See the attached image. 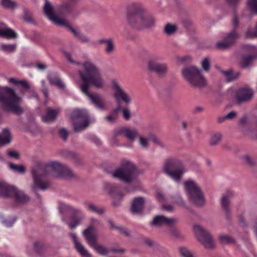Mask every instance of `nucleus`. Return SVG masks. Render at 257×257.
<instances>
[{
  "instance_id": "obj_58",
  "label": "nucleus",
  "mask_w": 257,
  "mask_h": 257,
  "mask_svg": "<svg viewBox=\"0 0 257 257\" xmlns=\"http://www.w3.org/2000/svg\"><path fill=\"white\" fill-rule=\"evenodd\" d=\"M192 59L191 56L189 55H187L185 56H184L183 57L179 58L178 59L179 61L181 62H189Z\"/></svg>"
},
{
  "instance_id": "obj_42",
  "label": "nucleus",
  "mask_w": 257,
  "mask_h": 257,
  "mask_svg": "<svg viewBox=\"0 0 257 257\" xmlns=\"http://www.w3.org/2000/svg\"><path fill=\"white\" fill-rule=\"evenodd\" d=\"M101 167L104 171L112 176V168L111 164H109L107 162L103 163Z\"/></svg>"
},
{
  "instance_id": "obj_44",
  "label": "nucleus",
  "mask_w": 257,
  "mask_h": 257,
  "mask_svg": "<svg viewBox=\"0 0 257 257\" xmlns=\"http://www.w3.org/2000/svg\"><path fill=\"white\" fill-rule=\"evenodd\" d=\"M248 6L252 12L257 13V0H248Z\"/></svg>"
},
{
  "instance_id": "obj_23",
  "label": "nucleus",
  "mask_w": 257,
  "mask_h": 257,
  "mask_svg": "<svg viewBox=\"0 0 257 257\" xmlns=\"http://www.w3.org/2000/svg\"><path fill=\"white\" fill-rule=\"evenodd\" d=\"M117 134H123L124 136L131 142H134L137 138H138L140 134L136 128H130L129 127H122L120 128Z\"/></svg>"
},
{
  "instance_id": "obj_32",
  "label": "nucleus",
  "mask_w": 257,
  "mask_h": 257,
  "mask_svg": "<svg viewBox=\"0 0 257 257\" xmlns=\"http://www.w3.org/2000/svg\"><path fill=\"white\" fill-rule=\"evenodd\" d=\"M219 239L222 244H234L235 239L231 236L227 234H221L219 236Z\"/></svg>"
},
{
  "instance_id": "obj_64",
  "label": "nucleus",
  "mask_w": 257,
  "mask_h": 257,
  "mask_svg": "<svg viewBox=\"0 0 257 257\" xmlns=\"http://www.w3.org/2000/svg\"><path fill=\"white\" fill-rule=\"evenodd\" d=\"M241 0H228L229 4L232 6H237Z\"/></svg>"
},
{
  "instance_id": "obj_2",
  "label": "nucleus",
  "mask_w": 257,
  "mask_h": 257,
  "mask_svg": "<svg viewBox=\"0 0 257 257\" xmlns=\"http://www.w3.org/2000/svg\"><path fill=\"white\" fill-rule=\"evenodd\" d=\"M82 69L79 74L82 84L80 86L81 91L86 95L95 106L100 109H105L103 101L96 93H90L89 89L91 86L100 88L103 86L104 82L97 68L90 62L82 64Z\"/></svg>"
},
{
  "instance_id": "obj_38",
  "label": "nucleus",
  "mask_w": 257,
  "mask_h": 257,
  "mask_svg": "<svg viewBox=\"0 0 257 257\" xmlns=\"http://www.w3.org/2000/svg\"><path fill=\"white\" fill-rule=\"evenodd\" d=\"M179 251L182 257H194L193 252L186 247H181Z\"/></svg>"
},
{
  "instance_id": "obj_25",
  "label": "nucleus",
  "mask_w": 257,
  "mask_h": 257,
  "mask_svg": "<svg viewBox=\"0 0 257 257\" xmlns=\"http://www.w3.org/2000/svg\"><path fill=\"white\" fill-rule=\"evenodd\" d=\"M257 58V53L243 55L241 56L240 65L242 68H246L250 67L253 60Z\"/></svg>"
},
{
  "instance_id": "obj_8",
  "label": "nucleus",
  "mask_w": 257,
  "mask_h": 257,
  "mask_svg": "<svg viewBox=\"0 0 257 257\" xmlns=\"http://www.w3.org/2000/svg\"><path fill=\"white\" fill-rule=\"evenodd\" d=\"M185 192L188 200L197 205H202L205 200L202 191L198 184L194 180L189 179L184 182Z\"/></svg>"
},
{
  "instance_id": "obj_4",
  "label": "nucleus",
  "mask_w": 257,
  "mask_h": 257,
  "mask_svg": "<svg viewBox=\"0 0 257 257\" xmlns=\"http://www.w3.org/2000/svg\"><path fill=\"white\" fill-rule=\"evenodd\" d=\"M71 8V6L69 4L65 3L54 9L49 0H45L43 10L47 17L52 23L56 25L68 28L76 38L82 42H87L89 41L88 38L83 35L79 29L73 28L63 18L70 13Z\"/></svg>"
},
{
  "instance_id": "obj_45",
  "label": "nucleus",
  "mask_w": 257,
  "mask_h": 257,
  "mask_svg": "<svg viewBox=\"0 0 257 257\" xmlns=\"http://www.w3.org/2000/svg\"><path fill=\"white\" fill-rule=\"evenodd\" d=\"M246 36L249 38L257 37V23L256 24L254 30H247L245 32Z\"/></svg>"
},
{
  "instance_id": "obj_12",
  "label": "nucleus",
  "mask_w": 257,
  "mask_h": 257,
  "mask_svg": "<svg viewBox=\"0 0 257 257\" xmlns=\"http://www.w3.org/2000/svg\"><path fill=\"white\" fill-rule=\"evenodd\" d=\"M75 132H81L85 130L90 123L88 111L84 109H75L71 115Z\"/></svg>"
},
{
  "instance_id": "obj_56",
  "label": "nucleus",
  "mask_w": 257,
  "mask_h": 257,
  "mask_svg": "<svg viewBox=\"0 0 257 257\" xmlns=\"http://www.w3.org/2000/svg\"><path fill=\"white\" fill-rule=\"evenodd\" d=\"M237 115V113L235 111H232L228 113L226 115V118L228 120H231L234 118Z\"/></svg>"
},
{
  "instance_id": "obj_33",
  "label": "nucleus",
  "mask_w": 257,
  "mask_h": 257,
  "mask_svg": "<svg viewBox=\"0 0 257 257\" xmlns=\"http://www.w3.org/2000/svg\"><path fill=\"white\" fill-rule=\"evenodd\" d=\"M222 138V135L220 133H216L213 134L209 141V144L211 146L217 145L220 141Z\"/></svg>"
},
{
  "instance_id": "obj_35",
  "label": "nucleus",
  "mask_w": 257,
  "mask_h": 257,
  "mask_svg": "<svg viewBox=\"0 0 257 257\" xmlns=\"http://www.w3.org/2000/svg\"><path fill=\"white\" fill-rule=\"evenodd\" d=\"M2 5L10 9H14L17 7V4L12 0H2Z\"/></svg>"
},
{
  "instance_id": "obj_59",
  "label": "nucleus",
  "mask_w": 257,
  "mask_h": 257,
  "mask_svg": "<svg viewBox=\"0 0 257 257\" xmlns=\"http://www.w3.org/2000/svg\"><path fill=\"white\" fill-rule=\"evenodd\" d=\"M63 53L69 62L71 63H75V62L71 59V55L69 53L64 51Z\"/></svg>"
},
{
  "instance_id": "obj_1",
  "label": "nucleus",
  "mask_w": 257,
  "mask_h": 257,
  "mask_svg": "<svg viewBox=\"0 0 257 257\" xmlns=\"http://www.w3.org/2000/svg\"><path fill=\"white\" fill-rule=\"evenodd\" d=\"M32 175L34 183L32 189L34 192H37V188L44 191L49 187V182L45 180V177L47 175L66 179L75 176L74 173L68 167L57 162H51L48 164L38 162L32 169Z\"/></svg>"
},
{
  "instance_id": "obj_30",
  "label": "nucleus",
  "mask_w": 257,
  "mask_h": 257,
  "mask_svg": "<svg viewBox=\"0 0 257 257\" xmlns=\"http://www.w3.org/2000/svg\"><path fill=\"white\" fill-rule=\"evenodd\" d=\"M10 132L9 130L5 128L0 134V146L9 144L10 142Z\"/></svg>"
},
{
  "instance_id": "obj_21",
  "label": "nucleus",
  "mask_w": 257,
  "mask_h": 257,
  "mask_svg": "<svg viewBox=\"0 0 257 257\" xmlns=\"http://www.w3.org/2000/svg\"><path fill=\"white\" fill-rule=\"evenodd\" d=\"M70 236L72 239L75 247L78 252L81 255L82 257H91V254L84 247L83 245L79 241L77 238V235L75 233H71Z\"/></svg>"
},
{
  "instance_id": "obj_14",
  "label": "nucleus",
  "mask_w": 257,
  "mask_h": 257,
  "mask_svg": "<svg viewBox=\"0 0 257 257\" xmlns=\"http://www.w3.org/2000/svg\"><path fill=\"white\" fill-rule=\"evenodd\" d=\"M94 230L93 227H88L83 231V235L89 245L93 247L97 252L102 255H105L111 251V249H108L103 245L96 243L97 237L93 234Z\"/></svg>"
},
{
  "instance_id": "obj_61",
  "label": "nucleus",
  "mask_w": 257,
  "mask_h": 257,
  "mask_svg": "<svg viewBox=\"0 0 257 257\" xmlns=\"http://www.w3.org/2000/svg\"><path fill=\"white\" fill-rule=\"evenodd\" d=\"M37 69L40 70H44L47 68V65L45 64L38 63L36 65Z\"/></svg>"
},
{
  "instance_id": "obj_15",
  "label": "nucleus",
  "mask_w": 257,
  "mask_h": 257,
  "mask_svg": "<svg viewBox=\"0 0 257 257\" xmlns=\"http://www.w3.org/2000/svg\"><path fill=\"white\" fill-rule=\"evenodd\" d=\"M62 205L64 208L70 211L72 214V221L68 224L69 228L70 229L75 228L80 223L84 217V215L80 209L75 208L71 205L65 204H62Z\"/></svg>"
},
{
  "instance_id": "obj_9",
  "label": "nucleus",
  "mask_w": 257,
  "mask_h": 257,
  "mask_svg": "<svg viewBox=\"0 0 257 257\" xmlns=\"http://www.w3.org/2000/svg\"><path fill=\"white\" fill-rule=\"evenodd\" d=\"M201 70L195 66L185 67L182 70L183 77L193 86L202 88L206 85V81L201 74Z\"/></svg>"
},
{
  "instance_id": "obj_26",
  "label": "nucleus",
  "mask_w": 257,
  "mask_h": 257,
  "mask_svg": "<svg viewBox=\"0 0 257 257\" xmlns=\"http://www.w3.org/2000/svg\"><path fill=\"white\" fill-rule=\"evenodd\" d=\"M47 78L50 84L60 89H64L65 85L57 73H49L47 76Z\"/></svg>"
},
{
  "instance_id": "obj_27",
  "label": "nucleus",
  "mask_w": 257,
  "mask_h": 257,
  "mask_svg": "<svg viewBox=\"0 0 257 257\" xmlns=\"http://www.w3.org/2000/svg\"><path fill=\"white\" fill-rule=\"evenodd\" d=\"M58 114V111L53 109L51 107H48L46 114L42 117V120L45 122L53 121L55 119Z\"/></svg>"
},
{
  "instance_id": "obj_11",
  "label": "nucleus",
  "mask_w": 257,
  "mask_h": 257,
  "mask_svg": "<svg viewBox=\"0 0 257 257\" xmlns=\"http://www.w3.org/2000/svg\"><path fill=\"white\" fill-rule=\"evenodd\" d=\"M0 197H14L18 203H25L29 200V197L23 191L3 181H0Z\"/></svg>"
},
{
  "instance_id": "obj_20",
  "label": "nucleus",
  "mask_w": 257,
  "mask_h": 257,
  "mask_svg": "<svg viewBox=\"0 0 257 257\" xmlns=\"http://www.w3.org/2000/svg\"><path fill=\"white\" fill-rule=\"evenodd\" d=\"M238 37V35L236 31L233 30L225 38L224 40L217 42L216 46L219 48H226L229 47Z\"/></svg>"
},
{
  "instance_id": "obj_18",
  "label": "nucleus",
  "mask_w": 257,
  "mask_h": 257,
  "mask_svg": "<svg viewBox=\"0 0 257 257\" xmlns=\"http://www.w3.org/2000/svg\"><path fill=\"white\" fill-rule=\"evenodd\" d=\"M233 196V193L230 191H227L222 195L221 198V205L225 213L226 217L229 218L230 217V199Z\"/></svg>"
},
{
  "instance_id": "obj_3",
  "label": "nucleus",
  "mask_w": 257,
  "mask_h": 257,
  "mask_svg": "<svg viewBox=\"0 0 257 257\" xmlns=\"http://www.w3.org/2000/svg\"><path fill=\"white\" fill-rule=\"evenodd\" d=\"M125 23L133 29L142 30L155 26L156 20L140 3H132L126 8Z\"/></svg>"
},
{
  "instance_id": "obj_47",
  "label": "nucleus",
  "mask_w": 257,
  "mask_h": 257,
  "mask_svg": "<svg viewBox=\"0 0 257 257\" xmlns=\"http://www.w3.org/2000/svg\"><path fill=\"white\" fill-rule=\"evenodd\" d=\"M59 133L63 141H66L67 140L68 132L66 129L64 128H60Z\"/></svg>"
},
{
  "instance_id": "obj_57",
  "label": "nucleus",
  "mask_w": 257,
  "mask_h": 257,
  "mask_svg": "<svg viewBox=\"0 0 257 257\" xmlns=\"http://www.w3.org/2000/svg\"><path fill=\"white\" fill-rule=\"evenodd\" d=\"M176 203L178 204V205L182 206V207H185L186 206V203L184 202V201L183 200L182 198L180 196H178L177 198L176 199L175 201Z\"/></svg>"
},
{
  "instance_id": "obj_49",
  "label": "nucleus",
  "mask_w": 257,
  "mask_h": 257,
  "mask_svg": "<svg viewBox=\"0 0 257 257\" xmlns=\"http://www.w3.org/2000/svg\"><path fill=\"white\" fill-rule=\"evenodd\" d=\"M7 154L10 158L18 159L19 157V154L17 152L12 150H8Z\"/></svg>"
},
{
  "instance_id": "obj_36",
  "label": "nucleus",
  "mask_w": 257,
  "mask_h": 257,
  "mask_svg": "<svg viewBox=\"0 0 257 257\" xmlns=\"http://www.w3.org/2000/svg\"><path fill=\"white\" fill-rule=\"evenodd\" d=\"M138 138L139 139V143L140 146L143 149H148L149 146V139L141 135H139Z\"/></svg>"
},
{
  "instance_id": "obj_16",
  "label": "nucleus",
  "mask_w": 257,
  "mask_h": 257,
  "mask_svg": "<svg viewBox=\"0 0 257 257\" xmlns=\"http://www.w3.org/2000/svg\"><path fill=\"white\" fill-rule=\"evenodd\" d=\"M228 93L232 94L235 93V98L238 102H242L249 100L252 96L251 89L246 88H242L236 91L234 88H231Z\"/></svg>"
},
{
  "instance_id": "obj_60",
  "label": "nucleus",
  "mask_w": 257,
  "mask_h": 257,
  "mask_svg": "<svg viewBox=\"0 0 257 257\" xmlns=\"http://www.w3.org/2000/svg\"><path fill=\"white\" fill-rule=\"evenodd\" d=\"M242 160L243 161L246 162L248 164H251L252 161L251 159L248 156H244L242 157Z\"/></svg>"
},
{
  "instance_id": "obj_46",
  "label": "nucleus",
  "mask_w": 257,
  "mask_h": 257,
  "mask_svg": "<svg viewBox=\"0 0 257 257\" xmlns=\"http://www.w3.org/2000/svg\"><path fill=\"white\" fill-rule=\"evenodd\" d=\"M202 68L205 71H208L210 68V62L208 58H205L201 62Z\"/></svg>"
},
{
  "instance_id": "obj_7",
  "label": "nucleus",
  "mask_w": 257,
  "mask_h": 257,
  "mask_svg": "<svg viewBox=\"0 0 257 257\" xmlns=\"http://www.w3.org/2000/svg\"><path fill=\"white\" fill-rule=\"evenodd\" d=\"M139 170L136 166L132 162L124 160L120 167L113 172V177L126 183L137 181Z\"/></svg>"
},
{
  "instance_id": "obj_29",
  "label": "nucleus",
  "mask_w": 257,
  "mask_h": 257,
  "mask_svg": "<svg viewBox=\"0 0 257 257\" xmlns=\"http://www.w3.org/2000/svg\"><path fill=\"white\" fill-rule=\"evenodd\" d=\"M222 73L224 75L228 82H230L235 80L240 75L239 72H234L232 69H229L227 71H222Z\"/></svg>"
},
{
  "instance_id": "obj_43",
  "label": "nucleus",
  "mask_w": 257,
  "mask_h": 257,
  "mask_svg": "<svg viewBox=\"0 0 257 257\" xmlns=\"http://www.w3.org/2000/svg\"><path fill=\"white\" fill-rule=\"evenodd\" d=\"M16 217H13L12 219H6L2 221L3 224L7 227H11L17 220Z\"/></svg>"
},
{
  "instance_id": "obj_19",
  "label": "nucleus",
  "mask_w": 257,
  "mask_h": 257,
  "mask_svg": "<svg viewBox=\"0 0 257 257\" xmlns=\"http://www.w3.org/2000/svg\"><path fill=\"white\" fill-rule=\"evenodd\" d=\"M176 222L177 219L175 218H168L164 215H157L153 220L152 224L158 226L167 225L171 227Z\"/></svg>"
},
{
  "instance_id": "obj_63",
  "label": "nucleus",
  "mask_w": 257,
  "mask_h": 257,
  "mask_svg": "<svg viewBox=\"0 0 257 257\" xmlns=\"http://www.w3.org/2000/svg\"><path fill=\"white\" fill-rule=\"evenodd\" d=\"M42 92H43L44 95H45L46 99H47L49 97L48 88L46 87H43L42 88Z\"/></svg>"
},
{
  "instance_id": "obj_34",
  "label": "nucleus",
  "mask_w": 257,
  "mask_h": 257,
  "mask_svg": "<svg viewBox=\"0 0 257 257\" xmlns=\"http://www.w3.org/2000/svg\"><path fill=\"white\" fill-rule=\"evenodd\" d=\"M103 44L105 48H112V41L111 39H100L95 42V46H100L99 44Z\"/></svg>"
},
{
  "instance_id": "obj_54",
  "label": "nucleus",
  "mask_w": 257,
  "mask_h": 257,
  "mask_svg": "<svg viewBox=\"0 0 257 257\" xmlns=\"http://www.w3.org/2000/svg\"><path fill=\"white\" fill-rule=\"evenodd\" d=\"M161 208L163 210H166L169 212H172V211H174V206L172 205H169V204L163 205L161 207Z\"/></svg>"
},
{
  "instance_id": "obj_50",
  "label": "nucleus",
  "mask_w": 257,
  "mask_h": 257,
  "mask_svg": "<svg viewBox=\"0 0 257 257\" xmlns=\"http://www.w3.org/2000/svg\"><path fill=\"white\" fill-rule=\"evenodd\" d=\"M124 252V249L119 247L113 246V257H115L116 254H121Z\"/></svg>"
},
{
  "instance_id": "obj_62",
  "label": "nucleus",
  "mask_w": 257,
  "mask_h": 257,
  "mask_svg": "<svg viewBox=\"0 0 257 257\" xmlns=\"http://www.w3.org/2000/svg\"><path fill=\"white\" fill-rule=\"evenodd\" d=\"M21 80H19L14 78H11L9 79V82L14 84L16 85H18L20 84Z\"/></svg>"
},
{
  "instance_id": "obj_37",
  "label": "nucleus",
  "mask_w": 257,
  "mask_h": 257,
  "mask_svg": "<svg viewBox=\"0 0 257 257\" xmlns=\"http://www.w3.org/2000/svg\"><path fill=\"white\" fill-rule=\"evenodd\" d=\"M9 166L11 170L15 172L20 173H24L25 172L26 169L22 165H15L13 163H10Z\"/></svg>"
},
{
  "instance_id": "obj_10",
  "label": "nucleus",
  "mask_w": 257,
  "mask_h": 257,
  "mask_svg": "<svg viewBox=\"0 0 257 257\" xmlns=\"http://www.w3.org/2000/svg\"><path fill=\"white\" fill-rule=\"evenodd\" d=\"M163 170L166 175L177 182L180 181L183 175L187 171L182 162L176 159H168Z\"/></svg>"
},
{
  "instance_id": "obj_48",
  "label": "nucleus",
  "mask_w": 257,
  "mask_h": 257,
  "mask_svg": "<svg viewBox=\"0 0 257 257\" xmlns=\"http://www.w3.org/2000/svg\"><path fill=\"white\" fill-rule=\"evenodd\" d=\"M156 198L158 201L164 202L166 200L165 195L161 191H158L156 193Z\"/></svg>"
},
{
  "instance_id": "obj_31",
  "label": "nucleus",
  "mask_w": 257,
  "mask_h": 257,
  "mask_svg": "<svg viewBox=\"0 0 257 257\" xmlns=\"http://www.w3.org/2000/svg\"><path fill=\"white\" fill-rule=\"evenodd\" d=\"M178 28L177 25L167 23L164 27V33L168 36L174 35L178 31Z\"/></svg>"
},
{
  "instance_id": "obj_22",
  "label": "nucleus",
  "mask_w": 257,
  "mask_h": 257,
  "mask_svg": "<svg viewBox=\"0 0 257 257\" xmlns=\"http://www.w3.org/2000/svg\"><path fill=\"white\" fill-rule=\"evenodd\" d=\"M0 37L8 39H14L17 38V33L12 29L7 26L4 23L0 24Z\"/></svg>"
},
{
  "instance_id": "obj_51",
  "label": "nucleus",
  "mask_w": 257,
  "mask_h": 257,
  "mask_svg": "<svg viewBox=\"0 0 257 257\" xmlns=\"http://www.w3.org/2000/svg\"><path fill=\"white\" fill-rule=\"evenodd\" d=\"M104 190L107 191V193L111 195L112 192V185L110 183L105 182L104 184Z\"/></svg>"
},
{
  "instance_id": "obj_40",
  "label": "nucleus",
  "mask_w": 257,
  "mask_h": 257,
  "mask_svg": "<svg viewBox=\"0 0 257 257\" xmlns=\"http://www.w3.org/2000/svg\"><path fill=\"white\" fill-rule=\"evenodd\" d=\"M86 138L91 141V142L94 143L96 145H100L101 144V141L95 135L92 134H88L86 136Z\"/></svg>"
},
{
  "instance_id": "obj_24",
  "label": "nucleus",
  "mask_w": 257,
  "mask_h": 257,
  "mask_svg": "<svg viewBox=\"0 0 257 257\" xmlns=\"http://www.w3.org/2000/svg\"><path fill=\"white\" fill-rule=\"evenodd\" d=\"M145 202L143 197H138L134 198L132 203L131 211L134 214L139 213L142 211Z\"/></svg>"
},
{
  "instance_id": "obj_53",
  "label": "nucleus",
  "mask_w": 257,
  "mask_h": 257,
  "mask_svg": "<svg viewBox=\"0 0 257 257\" xmlns=\"http://www.w3.org/2000/svg\"><path fill=\"white\" fill-rule=\"evenodd\" d=\"M18 85H20L24 90H27L30 88V85L26 80H21Z\"/></svg>"
},
{
  "instance_id": "obj_6",
  "label": "nucleus",
  "mask_w": 257,
  "mask_h": 257,
  "mask_svg": "<svg viewBox=\"0 0 257 257\" xmlns=\"http://www.w3.org/2000/svg\"><path fill=\"white\" fill-rule=\"evenodd\" d=\"M21 101V98L16 94L13 89L0 87V102L5 111L21 114L23 112L20 106Z\"/></svg>"
},
{
  "instance_id": "obj_41",
  "label": "nucleus",
  "mask_w": 257,
  "mask_h": 257,
  "mask_svg": "<svg viewBox=\"0 0 257 257\" xmlns=\"http://www.w3.org/2000/svg\"><path fill=\"white\" fill-rule=\"evenodd\" d=\"M23 19L24 20L29 23H32L33 22V20L31 17V13L27 10L26 9H24L23 10Z\"/></svg>"
},
{
  "instance_id": "obj_39",
  "label": "nucleus",
  "mask_w": 257,
  "mask_h": 257,
  "mask_svg": "<svg viewBox=\"0 0 257 257\" xmlns=\"http://www.w3.org/2000/svg\"><path fill=\"white\" fill-rule=\"evenodd\" d=\"M179 251L182 257H194L193 252L186 247H181Z\"/></svg>"
},
{
  "instance_id": "obj_17",
  "label": "nucleus",
  "mask_w": 257,
  "mask_h": 257,
  "mask_svg": "<svg viewBox=\"0 0 257 257\" xmlns=\"http://www.w3.org/2000/svg\"><path fill=\"white\" fill-rule=\"evenodd\" d=\"M149 69L155 72L159 76H165L168 71V66L165 63H159L153 61H150L148 63Z\"/></svg>"
},
{
  "instance_id": "obj_5",
  "label": "nucleus",
  "mask_w": 257,
  "mask_h": 257,
  "mask_svg": "<svg viewBox=\"0 0 257 257\" xmlns=\"http://www.w3.org/2000/svg\"><path fill=\"white\" fill-rule=\"evenodd\" d=\"M113 96L115 98L116 106L113 109V117L121 113L122 117L125 120H128L132 117L131 110L124 106L122 103L129 105L133 101L132 97L115 80H113Z\"/></svg>"
},
{
  "instance_id": "obj_55",
  "label": "nucleus",
  "mask_w": 257,
  "mask_h": 257,
  "mask_svg": "<svg viewBox=\"0 0 257 257\" xmlns=\"http://www.w3.org/2000/svg\"><path fill=\"white\" fill-rule=\"evenodd\" d=\"M238 218L240 224L242 226L245 225L246 221L244 217V213L238 214Z\"/></svg>"
},
{
  "instance_id": "obj_28",
  "label": "nucleus",
  "mask_w": 257,
  "mask_h": 257,
  "mask_svg": "<svg viewBox=\"0 0 257 257\" xmlns=\"http://www.w3.org/2000/svg\"><path fill=\"white\" fill-rule=\"evenodd\" d=\"M84 204L88 210L96 213L98 214L101 215L105 212L104 208L99 207L91 202H85Z\"/></svg>"
},
{
  "instance_id": "obj_13",
  "label": "nucleus",
  "mask_w": 257,
  "mask_h": 257,
  "mask_svg": "<svg viewBox=\"0 0 257 257\" xmlns=\"http://www.w3.org/2000/svg\"><path fill=\"white\" fill-rule=\"evenodd\" d=\"M193 230L198 241L207 249H213L215 248V241L208 231L202 226L196 224L194 226Z\"/></svg>"
},
{
  "instance_id": "obj_52",
  "label": "nucleus",
  "mask_w": 257,
  "mask_h": 257,
  "mask_svg": "<svg viewBox=\"0 0 257 257\" xmlns=\"http://www.w3.org/2000/svg\"><path fill=\"white\" fill-rule=\"evenodd\" d=\"M113 230L115 229V230L118 231L119 232L123 233V234H124L125 235H128V231L127 230V229H126L124 228H122V227H117V226H115L113 224Z\"/></svg>"
}]
</instances>
